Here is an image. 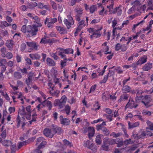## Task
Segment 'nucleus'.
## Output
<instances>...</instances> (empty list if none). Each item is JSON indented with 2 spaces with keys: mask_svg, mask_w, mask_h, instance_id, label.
Masks as SVG:
<instances>
[{
  "mask_svg": "<svg viewBox=\"0 0 153 153\" xmlns=\"http://www.w3.org/2000/svg\"><path fill=\"white\" fill-rule=\"evenodd\" d=\"M147 58L146 56L142 57L140 58L137 62L136 64L137 65H141L147 61Z\"/></svg>",
  "mask_w": 153,
  "mask_h": 153,
  "instance_id": "23",
  "label": "nucleus"
},
{
  "mask_svg": "<svg viewBox=\"0 0 153 153\" xmlns=\"http://www.w3.org/2000/svg\"><path fill=\"white\" fill-rule=\"evenodd\" d=\"M1 56L3 57H4L6 56V49L5 48H3L1 49Z\"/></svg>",
  "mask_w": 153,
  "mask_h": 153,
  "instance_id": "42",
  "label": "nucleus"
},
{
  "mask_svg": "<svg viewBox=\"0 0 153 153\" xmlns=\"http://www.w3.org/2000/svg\"><path fill=\"white\" fill-rule=\"evenodd\" d=\"M44 140V138L42 137H40L38 138L37 140L36 144L38 145V144H40Z\"/></svg>",
  "mask_w": 153,
  "mask_h": 153,
  "instance_id": "62",
  "label": "nucleus"
},
{
  "mask_svg": "<svg viewBox=\"0 0 153 153\" xmlns=\"http://www.w3.org/2000/svg\"><path fill=\"white\" fill-rule=\"evenodd\" d=\"M5 57L8 59H10L12 58L13 55L11 52H8L6 54Z\"/></svg>",
  "mask_w": 153,
  "mask_h": 153,
  "instance_id": "52",
  "label": "nucleus"
},
{
  "mask_svg": "<svg viewBox=\"0 0 153 153\" xmlns=\"http://www.w3.org/2000/svg\"><path fill=\"white\" fill-rule=\"evenodd\" d=\"M138 105L134 100H130L128 102L126 105L125 108L126 109L127 108H130L131 109L133 108H135L137 107Z\"/></svg>",
  "mask_w": 153,
  "mask_h": 153,
  "instance_id": "12",
  "label": "nucleus"
},
{
  "mask_svg": "<svg viewBox=\"0 0 153 153\" xmlns=\"http://www.w3.org/2000/svg\"><path fill=\"white\" fill-rule=\"evenodd\" d=\"M131 88L128 85L124 86L122 89L123 93H126L130 92Z\"/></svg>",
  "mask_w": 153,
  "mask_h": 153,
  "instance_id": "33",
  "label": "nucleus"
},
{
  "mask_svg": "<svg viewBox=\"0 0 153 153\" xmlns=\"http://www.w3.org/2000/svg\"><path fill=\"white\" fill-rule=\"evenodd\" d=\"M22 94L21 92L19 93L18 96L17 97V99H20V100L21 101V103L22 104H24V102L23 99L22 98Z\"/></svg>",
  "mask_w": 153,
  "mask_h": 153,
  "instance_id": "56",
  "label": "nucleus"
},
{
  "mask_svg": "<svg viewBox=\"0 0 153 153\" xmlns=\"http://www.w3.org/2000/svg\"><path fill=\"white\" fill-rule=\"evenodd\" d=\"M6 130H4L2 132L1 134L0 135V138L4 139L6 137Z\"/></svg>",
  "mask_w": 153,
  "mask_h": 153,
  "instance_id": "64",
  "label": "nucleus"
},
{
  "mask_svg": "<svg viewBox=\"0 0 153 153\" xmlns=\"http://www.w3.org/2000/svg\"><path fill=\"white\" fill-rule=\"evenodd\" d=\"M20 72L19 71H15L14 73L13 77L15 79L19 80L21 79L22 78V76L24 74H27V69L24 68L22 69L20 68L19 70Z\"/></svg>",
  "mask_w": 153,
  "mask_h": 153,
  "instance_id": "5",
  "label": "nucleus"
},
{
  "mask_svg": "<svg viewBox=\"0 0 153 153\" xmlns=\"http://www.w3.org/2000/svg\"><path fill=\"white\" fill-rule=\"evenodd\" d=\"M57 51L58 55L60 56L62 58H64L66 57V56L64 53L73 54L74 52V50L71 48H68L64 49L62 48H59L56 49Z\"/></svg>",
  "mask_w": 153,
  "mask_h": 153,
  "instance_id": "4",
  "label": "nucleus"
},
{
  "mask_svg": "<svg viewBox=\"0 0 153 153\" xmlns=\"http://www.w3.org/2000/svg\"><path fill=\"white\" fill-rule=\"evenodd\" d=\"M13 41L12 40H8L6 43V46L10 50H11L13 48Z\"/></svg>",
  "mask_w": 153,
  "mask_h": 153,
  "instance_id": "31",
  "label": "nucleus"
},
{
  "mask_svg": "<svg viewBox=\"0 0 153 153\" xmlns=\"http://www.w3.org/2000/svg\"><path fill=\"white\" fill-rule=\"evenodd\" d=\"M67 60V59L66 58H64V59L63 61L61 60V65L62 67H63L66 65Z\"/></svg>",
  "mask_w": 153,
  "mask_h": 153,
  "instance_id": "61",
  "label": "nucleus"
},
{
  "mask_svg": "<svg viewBox=\"0 0 153 153\" xmlns=\"http://www.w3.org/2000/svg\"><path fill=\"white\" fill-rule=\"evenodd\" d=\"M56 29L61 34H64L67 33L66 28L64 27L58 26L56 27Z\"/></svg>",
  "mask_w": 153,
  "mask_h": 153,
  "instance_id": "19",
  "label": "nucleus"
},
{
  "mask_svg": "<svg viewBox=\"0 0 153 153\" xmlns=\"http://www.w3.org/2000/svg\"><path fill=\"white\" fill-rule=\"evenodd\" d=\"M88 131V136L89 138H91L95 133V130L93 127H89Z\"/></svg>",
  "mask_w": 153,
  "mask_h": 153,
  "instance_id": "21",
  "label": "nucleus"
},
{
  "mask_svg": "<svg viewBox=\"0 0 153 153\" xmlns=\"http://www.w3.org/2000/svg\"><path fill=\"white\" fill-rule=\"evenodd\" d=\"M24 111L23 109L19 110L18 115L16 119V126L17 128H19L21 124L22 128L23 129L26 123L25 121V118L26 119V116L24 115Z\"/></svg>",
  "mask_w": 153,
  "mask_h": 153,
  "instance_id": "3",
  "label": "nucleus"
},
{
  "mask_svg": "<svg viewBox=\"0 0 153 153\" xmlns=\"http://www.w3.org/2000/svg\"><path fill=\"white\" fill-rule=\"evenodd\" d=\"M36 6H37V3L36 2H34L31 3H28L27 5V8L32 9Z\"/></svg>",
  "mask_w": 153,
  "mask_h": 153,
  "instance_id": "35",
  "label": "nucleus"
},
{
  "mask_svg": "<svg viewBox=\"0 0 153 153\" xmlns=\"http://www.w3.org/2000/svg\"><path fill=\"white\" fill-rule=\"evenodd\" d=\"M54 105L55 106H58L60 108H61L63 107L65 104L60 101L59 99H56L55 101Z\"/></svg>",
  "mask_w": 153,
  "mask_h": 153,
  "instance_id": "20",
  "label": "nucleus"
},
{
  "mask_svg": "<svg viewBox=\"0 0 153 153\" xmlns=\"http://www.w3.org/2000/svg\"><path fill=\"white\" fill-rule=\"evenodd\" d=\"M144 21L143 20L139 22L137 24L133 25V27L132 28V30L133 31H134L135 30V28L138 26L139 25H142L143 23L144 22Z\"/></svg>",
  "mask_w": 153,
  "mask_h": 153,
  "instance_id": "38",
  "label": "nucleus"
},
{
  "mask_svg": "<svg viewBox=\"0 0 153 153\" xmlns=\"http://www.w3.org/2000/svg\"><path fill=\"white\" fill-rule=\"evenodd\" d=\"M97 6L96 5H92L89 8L90 13H93L96 10Z\"/></svg>",
  "mask_w": 153,
  "mask_h": 153,
  "instance_id": "40",
  "label": "nucleus"
},
{
  "mask_svg": "<svg viewBox=\"0 0 153 153\" xmlns=\"http://www.w3.org/2000/svg\"><path fill=\"white\" fill-rule=\"evenodd\" d=\"M57 18H51L47 17L45 20V23L49 28H53L54 24L57 22Z\"/></svg>",
  "mask_w": 153,
  "mask_h": 153,
  "instance_id": "7",
  "label": "nucleus"
},
{
  "mask_svg": "<svg viewBox=\"0 0 153 153\" xmlns=\"http://www.w3.org/2000/svg\"><path fill=\"white\" fill-rule=\"evenodd\" d=\"M30 57L33 59H39L40 58V56L37 53L30 54Z\"/></svg>",
  "mask_w": 153,
  "mask_h": 153,
  "instance_id": "30",
  "label": "nucleus"
},
{
  "mask_svg": "<svg viewBox=\"0 0 153 153\" xmlns=\"http://www.w3.org/2000/svg\"><path fill=\"white\" fill-rule=\"evenodd\" d=\"M51 75L54 76L53 81L55 85H58L59 87H61L62 85L59 82V79L56 78V76L58 74L57 71L55 68H52L51 70Z\"/></svg>",
  "mask_w": 153,
  "mask_h": 153,
  "instance_id": "6",
  "label": "nucleus"
},
{
  "mask_svg": "<svg viewBox=\"0 0 153 153\" xmlns=\"http://www.w3.org/2000/svg\"><path fill=\"white\" fill-rule=\"evenodd\" d=\"M63 22L68 29H69L71 27V25H74V23L73 22L68 21L66 19H64Z\"/></svg>",
  "mask_w": 153,
  "mask_h": 153,
  "instance_id": "24",
  "label": "nucleus"
},
{
  "mask_svg": "<svg viewBox=\"0 0 153 153\" xmlns=\"http://www.w3.org/2000/svg\"><path fill=\"white\" fill-rule=\"evenodd\" d=\"M56 53L58 54L57 51L55 53H50V55L51 56L56 60H57L59 58L56 55Z\"/></svg>",
  "mask_w": 153,
  "mask_h": 153,
  "instance_id": "44",
  "label": "nucleus"
},
{
  "mask_svg": "<svg viewBox=\"0 0 153 153\" xmlns=\"http://www.w3.org/2000/svg\"><path fill=\"white\" fill-rule=\"evenodd\" d=\"M59 119L61 123L63 125H68L70 124V121L68 119L63 118L62 116L59 117Z\"/></svg>",
  "mask_w": 153,
  "mask_h": 153,
  "instance_id": "17",
  "label": "nucleus"
},
{
  "mask_svg": "<svg viewBox=\"0 0 153 153\" xmlns=\"http://www.w3.org/2000/svg\"><path fill=\"white\" fill-rule=\"evenodd\" d=\"M6 63L7 62L5 59H0V67L5 65Z\"/></svg>",
  "mask_w": 153,
  "mask_h": 153,
  "instance_id": "51",
  "label": "nucleus"
},
{
  "mask_svg": "<svg viewBox=\"0 0 153 153\" xmlns=\"http://www.w3.org/2000/svg\"><path fill=\"white\" fill-rule=\"evenodd\" d=\"M152 67V63H147L145 64L143 68V69L145 71H148L150 70Z\"/></svg>",
  "mask_w": 153,
  "mask_h": 153,
  "instance_id": "26",
  "label": "nucleus"
},
{
  "mask_svg": "<svg viewBox=\"0 0 153 153\" xmlns=\"http://www.w3.org/2000/svg\"><path fill=\"white\" fill-rule=\"evenodd\" d=\"M60 92V91L58 90H55L53 88V90H50V94L52 96H56L58 97V94Z\"/></svg>",
  "mask_w": 153,
  "mask_h": 153,
  "instance_id": "32",
  "label": "nucleus"
},
{
  "mask_svg": "<svg viewBox=\"0 0 153 153\" xmlns=\"http://www.w3.org/2000/svg\"><path fill=\"white\" fill-rule=\"evenodd\" d=\"M129 23V21L128 20H126L125 21H124L121 25V26H120V28H119L118 29H119L120 30H121L122 28H123L124 25H127Z\"/></svg>",
  "mask_w": 153,
  "mask_h": 153,
  "instance_id": "54",
  "label": "nucleus"
},
{
  "mask_svg": "<svg viewBox=\"0 0 153 153\" xmlns=\"http://www.w3.org/2000/svg\"><path fill=\"white\" fill-rule=\"evenodd\" d=\"M26 43L29 47H30L33 49L35 50H38L39 46L37 45L36 43L32 42H26Z\"/></svg>",
  "mask_w": 153,
  "mask_h": 153,
  "instance_id": "18",
  "label": "nucleus"
},
{
  "mask_svg": "<svg viewBox=\"0 0 153 153\" xmlns=\"http://www.w3.org/2000/svg\"><path fill=\"white\" fill-rule=\"evenodd\" d=\"M36 117L37 114H36V113H35L34 114H32V120L29 121V124H31L33 122H35L36 121V119L37 118Z\"/></svg>",
  "mask_w": 153,
  "mask_h": 153,
  "instance_id": "41",
  "label": "nucleus"
},
{
  "mask_svg": "<svg viewBox=\"0 0 153 153\" xmlns=\"http://www.w3.org/2000/svg\"><path fill=\"white\" fill-rule=\"evenodd\" d=\"M109 73H108L106 75H105L104 76L103 79L100 81V84H102L103 83H105L108 78V77L109 76Z\"/></svg>",
  "mask_w": 153,
  "mask_h": 153,
  "instance_id": "37",
  "label": "nucleus"
},
{
  "mask_svg": "<svg viewBox=\"0 0 153 153\" xmlns=\"http://www.w3.org/2000/svg\"><path fill=\"white\" fill-rule=\"evenodd\" d=\"M143 96H136L135 97V101L137 103H138L140 102L143 101Z\"/></svg>",
  "mask_w": 153,
  "mask_h": 153,
  "instance_id": "39",
  "label": "nucleus"
},
{
  "mask_svg": "<svg viewBox=\"0 0 153 153\" xmlns=\"http://www.w3.org/2000/svg\"><path fill=\"white\" fill-rule=\"evenodd\" d=\"M95 141L98 145L100 144L102 142V140L101 137V134H98L96 137Z\"/></svg>",
  "mask_w": 153,
  "mask_h": 153,
  "instance_id": "36",
  "label": "nucleus"
},
{
  "mask_svg": "<svg viewBox=\"0 0 153 153\" xmlns=\"http://www.w3.org/2000/svg\"><path fill=\"white\" fill-rule=\"evenodd\" d=\"M88 149L91 150L94 152H95L97 151V146L94 143H91Z\"/></svg>",
  "mask_w": 153,
  "mask_h": 153,
  "instance_id": "34",
  "label": "nucleus"
},
{
  "mask_svg": "<svg viewBox=\"0 0 153 153\" xmlns=\"http://www.w3.org/2000/svg\"><path fill=\"white\" fill-rule=\"evenodd\" d=\"M50 2L52 8L54 10H57V7L56 3L52 1H51Z\"/></svg>",
  "mask_w": 153,
  "mask_h": 153,
  "instance_id": "46",
  "label": "nucleus"
},
{
  "mask_svg": "<svg viewBox=\"0 0 153 153\" xmlns=\"http://www.w3.org/2000/svg\"><path fill=\"white\" fill-rule=\"evenodd\" d=\"M117 24V19L114 18V20L112 21V27L113 28H117L115 27L116 26Z\"/></svg>",
  "mask_w": 153,
  "mask_h": 153,
  "instance_id": "49",
  "label": "nucleus"
},
{
  "mask_svg": "<svg viewBox=\"0 0 153 153\" xmlns=\"http://www.w3.org/2000/svg\"><path fill=\"white\" fill-rule=\"evenodd\" d=\"M102 29V27H101L99 29L94 30L93 33L90 36L91 38H92L94 37L97 38L100 37L102 34V33L100 32V31Z\"/></svg>",
  "mask_w": 153,
  "mask_h": 153,
  "instance_id": "14",
  "label": "nucleus"
},
{
  "mask_svg": "<svg viewBox=\"0 0 153 153\" xmlns=\"http://www.w3.org/2000/svg\"><path fill=\"white\" fill-rule=\"evenodd\" d=\"M75 12L76 14L75 16V19L77 21L80 20V18L83 13V10L82 8H76L75 9Z\"/></svg>",
  "mask_w": 153,
  "mask_h": 153,
  "instance_id": "11",
  "label": "nucleus"
},
{
  "mask_svg": "<svg viewBox=\"0 0 153 153\" xmlns=\"http://www.w3.org/2000/svg\"><path fill=\"white\" fill-rule=\"evenodd\" d=\"M26 109L27 112L25 111V108L23 106H22L19 110L23 109L24 111V115L26 116V119L27 120H30V119L31 116V106L30 105L27 106Z\"/></svg>",
  "mask_w": 153,
  "mask_h": 153,
  "instance_id": "8",
  "label": "nucleus"
},
{
  "mask_svg": "<svg viewBox=\"0 0 153 153\" xmlns=\"http://www.w3.org/2000/svg\"><path fill=\"white\" fill-rule=\"evenodd\" d=\"M59 100H60V101L64 103L65 104L67 100V97L65 95H63Z\"/></svg>",
  "mask_w": 153,
  "mask_h": 153,
  "instance_id": "59",
  "label": "nucleus"
},
{
  "mask_svg": "<svg viewBox=\"0 0 153 153\" xmlns=\"http://www.w3.org/2000/svg\"><path fill=\"white\" fill-rule=\"evenodd\" d=\"M63 142L65 145L69 146L70 147H71L73 146L72 143L70 142L66 139L64 140H63Z\"/></svg>",
  "mask_w": 153,
  "mask_h": 153,
  "instance_id": "45",
  "label": "nucleus"
},
{
  "mask_svg": "<svg viewBox=\"0 0 153 153\" xmlns=\"http://www.w3.org/2000/svg\"><path fill=\"white\" fill-rule=\"evenodd\" d=\"M42 26L39 22H35L32 25H23L21 28L22 33L25 34L27 37H30L36 35L39 28Z\"/></svg>",
  "mask_w": 153,
  "mask_h": 153,
  "instance_id": "1",
  "label": "nucleus"
},
{
  "mask_svg": "<svg viewBox=\"0 0 153 153\" xmlns=\"http://www.w3.org/2000/svg\"><path fill=\"white\" fill-rule=\"evenodd\" d=\"M134 143V142L131 141V139H127L124 141V143L126 145H128V144H132Z\"/></svg>",
  "mask_w": 153,
  "mask_h": 153,
  "instance_id": "50",
  "label": "nucleus"
},
{
  "mask_svg": "<svg viewBox=\"0 0 153 153\" xmlns=\"http://www.w3.org/2000/svg\"><path fill=\"white\" fill-rule=\"evenodd\" d=\"M120 6L117 7V13L118 16H120L122 14V10L120 9Z\"/></svg>",
  "mask_w": 153,
  "mask_h": 153,
  "instance_id": "63",
  "label": "nucleus"
},
{
  "mask_svg": "<svg viewBox=\"0 0 153 153\" xmlns=\"http://www.w3.org/2000/svg\"><path fill=\"white\" fill-rule=\"evenodd\" d=\"M146 123L148 125H149V127L146 128V129H149L151 130H153V123L150 124L151 122L149 121H147Z\"/></svg>",
  "mask_w": 153,
  "mask_h": 153,
  "instance_id": "47",
  "label": "nucleus"
},
{
  "mask_svg": "<svg viewBox=\"0 0 153 153\" xmlns=\"http://www.w3.org/2000/svg\"><path fill=\"white\" fill-rule=\"evenodd\" d=\"M47 65L49 66H54L56 63L54 61L50 58H47Z\"/></svg>",
  "mask_w": 153,
  "mask_h": 153,
  "instance_id": "28",
  "label": "nucleus"
},
{
  "mask_svg": "<svg viewBox=\"0 0 153 153\" xmlns=\"http://www.w3.org/2000/svg\"><path fill=\"white\" fill-rule=\"evenodd\" d=\"M107 42H105L102 45L103 48L101 49L102 52H104L105 54L111 53V51L108 52L109 50V47L107 45Z\"/></svg>",
  "mask_w": 153,
  "mask_h": 153,
  "instance_id": "16",
  "label": "nucleus"
},
{
  "mask_svg": "<svg viewBox=\"0 0 153 153\" xmlns=\"http://www.w3.org/2000/svg\"><path fill=\"white\" fill-rule=\"evenodd\" d=\"M43 102L44 103L43 106H46L48 107V109L49 110H51L52 107V105L51 102L49 101L45 100L43 101Z\"/></svg>",
  "mask_w": 153,
  "mask_h": 153,
  "instance_id": "27",
  "label": "nucleus"
},
{
  "mask_svg": "<svg viewBox=\"0 0 153 153\" xmlns=\"http://www.w3.org/2000/svg\"><path fill=\"white\" fill-rule=\"evenodd\" d=\"M127 49V47L125 44H123L121 45V48L120 49L123 52L125 51Z\"/></svg>",
  "mask_w": 153,
  "mask_h": 153,
  "instance_id": "58",
  "label": "nucleus"
},
{
  "mask_svg": "<svg viewBox=\"0 0 153 153\" xmlns=\"http://www.w3.org/2000/svg\"><path fill=\"white\" fill-rule=\"evenodd\" d=\"M71 107L69 105H66L65 108V111L67 115H68L70 113Z\"/></svg>",
  "mask_w": 153,
  "mask_h": 153,
  "instance_id": "53",
  "label": "nucleus"
},
{
  "mask_svg": "<svg viewBox=\"0 0 153 153\" xmlns=\"http://www.w3.org/2000/svg\"><path fill=\"white\" fill-rule=\"evenodd\" d=\"M139 125V123L138 122L133 123H131L130 122H129L128 123L129 128H131L135 127H137Z\"/></svg>",
  "mask_w": 153,
  "mask_h": 153,
  "instance_id": "29",
  "label": "nucleus"
},
{
  "mask_svg": "<svg viewBox=\"0 0 153 153\" xmlns=\"http://www.w3.org/2000/svg\"><path fill=\"white\" fill-rule=\"evenodd\" d=\"M153 135L151 132L147 130L143 131L141 132H139V137L138 138L144 139L145 138L149 137Z\"/></svg>",
  "mask_w": 153,
  "mask_h": 153,
  "instance_id": "9",
  "label": "nucleus"
},
{
  "mask_svg": "<svg viewBox=\"0 0 153 153\" xmlns=\"http://www.w3.org/2000/svg\"><path fill=\"white\" fill-rule=\"evenodd\" d=\"M91 144L90 140H88L86 142H84L83 145L84 146L87 147L88 148V147L90 146Z\"/></svg>",
  "mask_w": 153,
  "mask_h": 153,
  "instance_id": "57",
  "label": "nucleus"
},
{
  "mask_svg": "<svg viewBox=\"0 0 153 153\" xmlns=\"http://www.w3.org/2000/svg\"><path fill=\"white\" fill-rule=\"evenodd\" d=\"M151 101V98L149 96L146 95L143 97V99L142 102L144 104L146 107L148 108L151 106V105H149V104Z\"/></svg>",
  "mask_w": 153,
  "mask_h": 153,
  "instance_id": "13",
  "label": "nucleus"
},
{
  "mask_svg": "<svg viewBox=\"0 0 153 153\" xmlns=\"http://www.w3.org/2000/svg\"><path fill=\"white\" fill-rule=\"evenodd\" d=\"M78 22L79 25L77 28L79 30H81L86 25L85 21L82 20L81 21L80 20Z\"/></svg>",
  "mask_w": 153,
  "mask_h": 153,
  "instance_id": "25",
  "label": "nucleus"
},
{
  "mask_svg": "<svg viewBox=\"0 0 153 153\" xmlns=\"http://www.w3.org/2000/svg\"><path fill=\"white\" fill-rule=\"evenodd\" d=\"M35 138H31L27 140L24 141L23 142H20L18 143V148L19 149H20L23 146L26 145L27 144H29L31 142L33 141Z\"/></svg>",
  "mask_w": 153,
  "mask_h": 153,
  "instance_id": "10",
  "label": "nucleus"
},
{
  "mask_svg": "<svg viewBox=\"0 0 153 153\" xmlns=\"http://www.w3.org/2000/svg\"><path fill=\"white\" fill-rule=\"evenodd\" d=\"M46 142L44 140L41 142L39 145L38 148L34 150L33 153H42V151L40 150V149L44 147L45 146L46 144Z\"/></svg>",
  "mask_w": 153,
  "mask_h": 153,
  "instance_id": "15",
  "label": "nucleus"
},
{
  "mask_svg": "<svg viewBox=\"0 0 153 153\" xmlns=\"http://www.w3.org/2000/svg\"><path fill=\"white\" fill-rule=\"evenodd\" d=\"M53 42V40L51 39H46V37L42 38L40 42V43L46 44L47 43H51Z\"/></svg>",
  "mask_w": 153,
  "mask_h": 153,
  "instance_id": "22",
  "label": "nucleus"
},
{
  "mask_svg": "<svg viewBox=\"0 0 153 153\" xmlns=\"http://www.w3.org/2000/svg\"><path fill=\"white\" fill-rule=\"evenodd\" d=\"M104 116H105L106 118L109 120L110 122L113 119H112V117H113V114H105L104 115Z\"/></svg>",
  "mask_w": 153,
  "mask_h": 153,
  "instance_id": "48",
  "label": "nucleus"
},
{
  "mask_svg": "<svg viewBox=\"0 0 153 153\" xmlns=\"http://www.w3.org/2000/svg\"><path fill=\"white\" fill-rule=\"evenodd\" d=\"M121 133L119 132L116 134L115 132H113L111 134L110 136H112L113 137L116 138L121 136Z\"/></svg>",
  "mask_w": 153,
  "mask_h": 153,
  "instance_id": "43",
  "label": "nucleus"
},
{
  "mask_svg": "<svg viewBox=\"0 0 153 153\" xmlns=\"http://www.w3.org/2000/svg\"><path fill=\"white\" fill-rule=\"evenodd\" d=\"M62 129L59 127L52 124L51 128H46L43 131L44 134L47 137L52 138L56 133L60 134L61 132Z\"/></svg>",
  "mask_w": 153,
  "mask_h": 153,
  "instance_id": "2",
  "label": "nucleus"
},
{
  "mask_svg": "<svg viewBox=\"0 0 153 153\" xmlns=\"http://www.w3.org/2000/svg\"><path fill=\"white\" fill-rule=\"evenodd\" d=\"M103 111L108 114H110L112 113L111 110L108 108H104L103 109Z\"/></svg>",
  "mask_w": 153,
  "mask_h": 153,
  "instance_id": "55",
  "label": "nucleus"
},
{
  "mask_svg": "<svg viewBox=\"0 0 153 153\" xmlns=\"http://www.w3.org/2000/svg\"><path fill=\"white\" fill-rule=\"evenodd\" d=\"M59 100H60V101L64 103L65 104L67 100V97L65 95H63Z\"/></svg>",
  "mask_w": 153,
  "mask_h": 153,
  "instance_id": "60",
  "label": "nucleus"
}]
</instances>
